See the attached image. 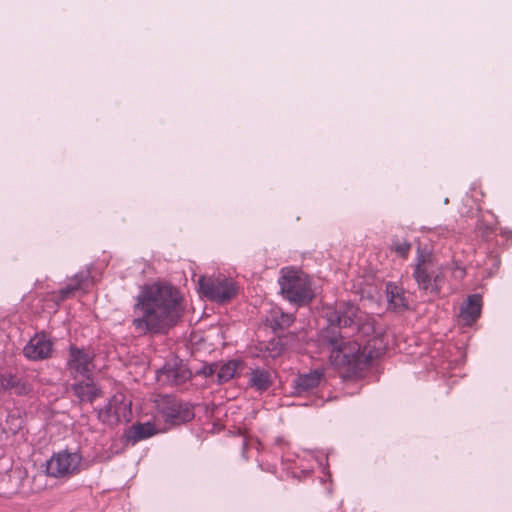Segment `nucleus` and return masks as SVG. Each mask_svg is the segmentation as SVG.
I'll use <instances>...</instances> for the list:
<instances>
[{
  "label": "nucleus",
  "mask_w": 512,
  "mask_h": 512,
  "mask_svg": "<svg viewBox=\"0 0 512 512\" xmlns=\"http://www.w3.org/2000/svg\"><path fill=\"white\" fill-rule=\"evenodd\" d=\"M182 297L167 284L146 286L134 305L133 325L139 333H163L174 326L183 313Z\"/></svg>",
  "instance_id": "nucleus-1"
},
{
  "label": "nucleus",
  "mask_w": 512,
  "mask_h": 512,
  "mask_svg": "<svg viewBox=\"0 0 512 512\" xmlns=\"http://www.w3.org/2000/svg\"><path fill=\"white\" fill-rule=\"evenodd\" d=\"M327 344L331 363L337 367H346L352 373L379 357L385 349L382 339L377 336L369 338L365 344L359 342V339L331 337Z\"/></svg>",
  "instance_id": "nucleus-2"
},
{
  "label": "nucleus",
  "mask_w": 512,
  "mask_h": 512,
  "mask_svg": "<svg viewBox=\"0 0 512 512\" xmlns=\"http://www.w3.org/2000/svg\"><path fill=\"white\" fill-rule=\"evenodd\" d=\"M451 269L448 263L441 262L431 250L417 248L412 276L419 290L426 295L436 297L440 294L446 284V275Z\"/></svg>",
  "instance_id": "nucleus-3"
},
{
  "label": "nucleus",
  "mask_w": 512,
  "mask_h": 512,
  "mask_svg": "<svg viewBox=\"0 0 512 512\" xmlns=\"http://www.w3.org/2000/svg\"><path fill=\"white\" fill-rule=\"evenodd\" d=\"M278 282L283 297L296 305L308 304L316 295L310 277L299 269L282 268Z\"/></svg>",
  "instance_id": "nucleus-4"
},
{
  "label": "nucleus",
  "mask_w": 512,
  "mask_h": 512,
  "mask_svg": "<svg viewBox=\"0 0 512 512\" xmlns=\"http://www.w3.org/2000/svg\"><path fill=\"white\" fill-rule=\"evenodd\" d=\"M329 321L340 327L356 326L359 333L369 336L374 331L372 318L361 312L353 304L341 305L330 317Z\"/></svg>",
  "instance_id": "nucleus-5"
},
{
  "label": "nucleus",
  "mask_w": 512,
  "mask_h": 512,
  "mask_svg": "<svg viewBox=\"0 0 512 512\" xmlns=\"http://www.w3.org/2000/svg\"><path fill=\"white\" fill-rule=\"evenodd\" d=\"M199 291L202 296L222 303L231 300L236 295L237 288L233 280L226 277H201Z\"/></svg>",
  "instance_id": "nucleus-6"
},
{
  "label": "nucleus",
  "mask_w": 512,
  "mask_h": 512,
  "mask_svg": "<svg viewBox=\"0 0 512 512\" xmlns=\"http://www.w3.org/2000/svg\"><path fill=\"white\" fill-rule=\"evenodd\" d=\"M82 457L77 452L62 451L47 462V473L54 477H65L80 471Z\"/></svg>",
  "instance_id": "nucleus-7"
},
{
  "label": "nucleus",
  "mask_w": 512,
  "mask_h": 512,
  "mask_svg": "<svg viewBox=\"0 0 512 512\" xmlns=\"http://www.w3.org/2000/svg\"><path fill=\"white\" fill-rule=\"evenodd\" d=\"M131 401L123 394H116L107 406L99 412V418L108 425L131 419Z\"/></svg>",
  "instance_id": "nucleus-8"
},
{
  "label": "nucleus",
  "mask_w": 512,
  "mask_h": 512,
  "mask_svg": "<svg viewBox=\"0 0 512 512\" xmlns=\"http://www.w3.org/2000/svg\"><path fill=\"white\" fill-rule=\"evenodd\" d=\"M94 367L92 356L89 353L75 347L70 348L68 369L75 380L91 374Z\"/></svg>",
  "instance_id": "nucleus-9"
},
{
  "label": "nucleus",
  "mask_w": 512,
  "mask_h": 512,
  "mask_svg": "<svg viewBox=\"0 0 512 512\" xmlns=\"http://www.w3.org/2000/svg\"><path fill=\"white\" fill-rule=\"evenodd\" d=\"M191 377V372L182 363H167L158 372L157 379L163 384L179 385Z\"/></svg>",
  "instance_id": "nucleus-10"
},
{
  "label": "nucleus",
  "mask_w": 512,
  "mask_h": 512,
  "mask_svg": "<svg viewBox=\"0 0 512 512\" xmlns=\"http://www.w3.org/2000/svg\"><path fill=\"white\" fill-rule=\"evenodd\" d=\"M52 352V342L44 334H36L25 345L23 353L30 360H41L49 357Z\"/></svg>",
  "instance_id": "nucleus-11"
},
{
  "label": "nucleus",
  "mask_w": 512,
  "mask_h": 512,
  "mask_svg": "<svg viewBox=\"0 0 512 512\" xmlns=\"http://www.w3.org/2000/svg\"><path fill=\"white\" fill-rule=\"evenodd\" d=\"M163 406L160 407L163 415L173 423L188 421L192 417V411L181 403L169 397L163 399Z\"/></svg>",
  "instance_id": "nucleus-12"
},
{
  "label": "nucleus",
  "mask_w": 512,
  "mask_h": 512,
  "mask_svg": "<svg viewBox=\"0 0 512 512\" xmlns=\"http://www.w3.org/2000/svg\"><path fill=\"white\" fill-rule=\"evenodd\" d=\"M75 381L76 383L73 384L72 390L81 401L91 402L99 396L100 391L93 383L90 374L80 377Z\"/></svg>",
  "instance_id": "nucleus-13"
},
{
  "label": "nucleus",
  "mask_w": 512,
  "mask_h": 512,
  "mask_svg": "<svg viewBox=\"0 0 512 512\" xmlns=\"http://www.w3.org/2000/svg\"><path fill=\"white\" fill-rule=\"evenodd\" d=\"M482 309V299L478 294L470 295L466 302L463 303L460 310V318L465 324H472L479 318Z\"/></svg>",
  "instance_id": "nucleus-14"
},
{
  "label": "nucleus",
  "mask_w": 512,
  "mask_h": 512,
  "mask_svg": "<svg viewBox=\"0 0 512 512\" xmlns=\"http://www.w3.org/2000/svg\"><path fill=\"white\" fill-rule=\"evenodd\" d=\"M322 373L315 370L307 374L299 375L294 380V388L297 394L306 393L317 387L321 381Z\"/></svg>",
  "instance_id": "nucleus-15"
},
{
  "label": "nucleus",
  "mask_w": 512,
  "mask_h": 512,
  "mask_svg": "<svg viewBox=\"0 0 512 512\" xmlns=\"http://www.w3.org/2000/svg\"><path fill=\"white\" fill-rule=\"evenodd\" d=\"M156 433L154 425L151 423H143L132 426L126 433V439L128 442L135 444L138 441L149 438Z\"/></svg>",
  "instance_id": "nucleus-16"
},
{
  "label": "nucleus",
  "mask_w": 512,
  "mask_h": 512,
  "mask_svg": "<svg viewBox=\"0 0 512 512\" xmlns=\"http://www.w3.org/2000/svg\"><path fill=\"white\" fill-rule=\"evenodd\" d=\"M88 278H89V273L87 271H81V272L75 274L69 280L66 287L60 290L57 300L62 301L65 298H67L71 292L84 287L86 285V283L88 282Z\"/></svg>",
  "instance_id": "nucleus-17"
},
{
  "label": "nucleus",
  "mask_w": 512,
  "mask_h": 512,
  "mask_svg": "<svg viewBox=\"0 0 512 512\" xmlns=\"http://www.w3.org/2000/svg\"><path fill=\"white\" fill-rule=\"evenodd\" d=\"M387 301L389 307L393 309H402L407 306L403 290L393 283L386 286Z\"/></svg>",
  "instance_id": "nucleus-18"
},
{
  "label": "nucleus",
  "mask_w": 512,
  "mask_h": 512,
  "mask_svg": "<svg viewBox=\"0 0 512 512\" xmlns=\"http://www.w3.org/2000/svg\"><path fill=\"white\" fill-rule=\"evenodd\" d=\"M271 374L263 369H255L251 372L250 384L259 391H264L271 385Z\"/></svg>",
  "instance_id": "nucleus-19"
},
{
  "label": "nucleus",
  "mask_w": 512,
  "mask_h": 512,
  "mask_svg": "<svg viewBox=\"0 0 512 512\" xmlns=\"http://www.w3.org/2000/svg\"><path fill=\"white\" fill-rule=\"evenodd\" d=\"M239 365L240 362L237 360H232L222 364L217 373L218 381L222 383L232 379L236 374Z\"/></svg>",
  "instance_id": "nucleus-20"
},
{
  "label": "nucleus",
  "mask_w": 512,
  "mask_h": 512,
  "mask_svg": "<svg viewBox=\"0 0 512 512\" xmlns=\"http://www.w3.org/2000/svg\"><path fill=\"white\" fill-rule=\"evenodd\" d=\"M392 249L397 255L406 258L410 252L411 244L406 240H396L392 244Z\"/></svg>",
  "instance_id": "nucleus-21"
},
{
  "label": "nucleus",
  "mask_w": 512,
  "mask_h": 512,
  "mask_svg": "<svg viewBox=\"0 0 512 512\" xmlns=\"http://www.w3.org/2000/svg\"><path fill=\"white\" fill-rule=\"evenodd\" d=\"M293 319L292 316L289 314H284L281 312L280 319H276L275 322L279 327H286L289 326L292 323Z\"/></svg>",
  "instance_id": "nucleus-22"
},
{
  "label": "nucleus",
  "mask_w": 512,
  "mask_h": 512,
  "mask_svg": "<svg viewBox=\"0 0 512 512\" xmlns=\"http://www.w3.org/2000/svg\"><path fill=\"white\" fill-rule=\"evenodd\" d=\"M453 276L457 279H462L465 276V270L461 267L455 266L453 270Z\"/></svg>",
  "instance_id": "nucleus-23"
},
{
  "label": "nucleus",
  "mask_w": 512,
  "mask_h": 512,
  "mask_svg": "<svg viewBox=\"0 0 512 512\" xmlns=\"http://www.w3.org/2000/svg\"><path fill=\"white\" fill-rule=\"evenodd\" d=\"M9 385H10L11 387L14 385V379H13V378H11V379H10Z\"/></svg>",
  "instance_id": "nucleus-24"
},
{
  "label": "nucleus",
  "mask_w": 512,
  "mask_h": 512,
  "mask_svg": "<svg viewBox=\"0 0 512 512\" xmlns=\"http://www.w3.org/2000/svg\"><path fill=\"white\" fill-rule=\"evenodd\" d=\"M277 354H278V353H273V354H271V356H272V357H276V355H277Z\"/></svg>",
  "instance_id": "nucleus-25"
}]
</instances>
